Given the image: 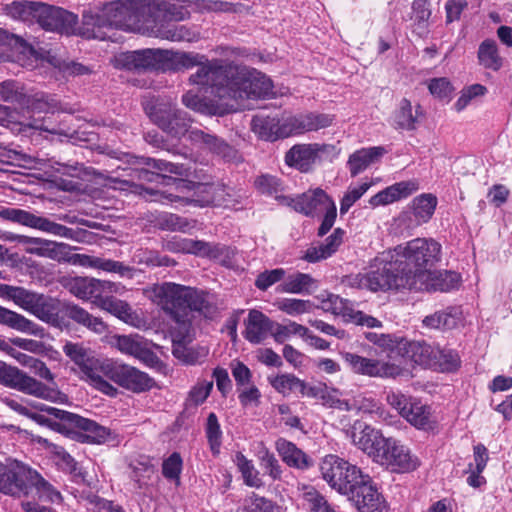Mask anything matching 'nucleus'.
Wrapping results in <instances>:
<instances>
[{
    "label": "nucleus",
    "instance_id": "obj_1",
    "mask_svg": "<svg viewBox=\"0 0 512 512\" xmlns=\"http://www.w3.org/2000/svg\"><path fill=\"white\" fill-rule=\"evenodd\" d=\"M112 64L117 69L136 73H176L197 67L188 81L209 88L215 104L208 106L192 91L182 96V103L201 113H228L238 110L246 99L274 95L271 79L260 71L223 59H208L197 52L146 48L118 53Z\"/></svg>",
    "mask_w": 512,
    "mask_h": 512
},
{
    "label": "nucleus",
    "instance_id": "obj_2",
    "mask_svg": "<svg viewBox=\"0 0 512 512\" xmlns=\"http://www.w3.org/2000/svg\"><path fill=\"white\" fill-rule=\"evenodd\" d=\"M145 296L160 307L177 325L178 336L188 335L192 311L211 318L216 308L204 292L173 282L156 283L144 290Z\"/></svg>",
    "mask_w": 512,
    "mask_h": 512
},
{
    "label": "nucleus",
    "instance_id": "obj_3",
    "mask_svg": "<svg viewBox=\"0 0 512 512\" xmlns=\"http://www.w3.org/2000/svg\"><path fill=\"white\" fill-rule=\"evenodd\" d=\"M30 370L35 376L47 383L41 382L17 367L7 365L3 361H0V383L46 401L57 404L68 403V396L59 389L55 382V375L45 362L36 359Z\"/></svg>",
    "mask_w": 512,
    "mask_h": 512
},
{
    "label": "nucleus",
    "instance_id": "obj_4",
    "mask_svg": "<svg viewBox=\"0 0 512 512\" xmlns=\"http://www.w3.org/2000/svg\"><path fill=\"white\" fill-rule=\"evenodd\" d=\"M408 279L393 252L388 250L372 260L368 271L347 275L343 278L342 283L350 288L385 292L399 289L411 290V282Z\"/></svg>",
    "mask_w": 512,
    "mask_h": 512
},
{
    "label": "nucleus",
    "instance_id": "obj_5",
    "mask_svg": "<svg viewBox=\"0 0 512 512\" xmlns=\"http://www.w3.org/2000/svg\"><path fill=\"white\" fill-rule=\"evenodd\" d=\"M411 287L427 280L429 270L440 261L441 245L432 238H415L391 249Z\"/></svg>",
    "mask_w": 512,
    "mask_h": 512
},
{
    "label": "nucleus",
    "instance_id": "obj_6",
    "mask_svg": "<svg viewBox=\"0 0 512 512\" xmlns=\"http://www.w3.org/2000/svg\"><path fill=\"white\" fill-rule=\"evenodd\" d=\"M185 178L186 177H180L179 179H175L174 185L180 192H184V190H194V196L192 198L173 194L166 195L127 180L120 181V184L128 186L134 193L139 194L147 201H162L163 199H167L169 202H181L184 205L193 204L200 207L221 205L226 201L227 193L222 184L195 183L187 181Z\"/></svg>",
    "mask_w": 512,
    "mask_h": 512
},
{
    "label": "nucleus",
    "instance_id": "obj_7",
    "mask_svg": "<svg viewBox=\"0 0 512 512\" xmlns=\"http://www.w3.org/2000/svg\"><path fill=\"white\" fill-rule=\"evenodd\" d=\"M10 14L22 21H35L46 31L66 35L77 32V15L60 7L32 1L14 2Z\"/></svg>",
    "mask_w": 512,
    "mask_h": 512
},
{
    "label": "nucleus",
    "instance_id": "obj_8",
    "mask_svg": "<svg viewBox=\"0 0 512 512\" xmlns=\"http://www.w3.org/2000/svg\"><path fill=\"white\" fill-rule=\"evenodd\" d=\"M34 487L39 499L60 503L61 493L47 482L37 471L17 460L6 463V470L0 480V492L10 495L28 494Z\"/></svg>",
    "mask_w": 512,
    "mask_h": 512
},
{
    "label": "nucleus",
    "instance_id": "obj_9",
    "mask_svg": "<svg viewBox=\"0 0 512 512\" xmlns=\"http://www.w3.org/2000/svg\"><path fill=\"white\" fill-rule=\"evenodd\" d=\"M63 352L77 366L82 379L106 395L117 394V388L103 378L110 359H100L83 343L71 341L65 342Z\"/></svg>",
    "mask_w": 512,
    "mask_h": 512
},
{
    "label": "nucleus",
    "instance_id": "obj_10",
    "mask_svg": "<svg viewBox=\"0 0 512 512\" xmlns=\"http://www.w3.org/2000/svg\"><path fill=\"white\" fill-rule=\"evenodd\" d=\"M146 7V0H118L102 9L110 31L121 29L146 35L150 24Z\"/></svg>",
    "mask_w": 512,
    "mask_h": 512
},
{
    "label": "nucleus",
    "instance_id": "obj_11",
    "mask_svg": "<svg viewBox=\"0 0 512 512\" xmlns=\"http://www.w3.org/2000/svg\"><path fill=\"white\" fill-rule=\"evenodd\" d=\"M320 472L329 486L343 495H350L360 484L370 481V476L354 464L336 455L325 456Z\"/></svg>",
    "mask_w": 512,
    "mask_h": 512
},
{
    "label": "nucleus",
    "instance_id": "obj_12",
    "mask_svg": "<svg viewBox=\"0 0 512 512\" xmlns=\"http://www.w3.org/2000/svg\"><path fill=\"white\" fill-rule=\"evenodd\" d=\"M0 218L18 223L29 228L37 229L42 232L59 236L75 241H82L86 234L85 230L71 229L62 224L51 221L42 216L35 215L29 211L19 208H2L0 209Z\"/></svg>",
    "mask_w": 512,
    "mask_h": 512
},
{
    "label": "nucleus",
    "instance_id": "obj_13",
    "mask_svg": "<svg viewBox=\"0 0 512 512\" xmlns=\"http://www.w3.org/2000/svg\"><path fill=\"white\" fill-rule=\"evenodd\" d=\"M338 155L336 147L326 143H301L293 145L285 154V163L301 172H309L314 165L332 160Z\"/></svg>",
    "mask_w": 512,
    "mask_h": 512
},
{
    "label": "nucleus",
    "instance_id": "obj_14",
    "mask_svg": "<svg viewBox=\"0 0 512 512\" xmlns=\"http://www.w3.org/2000/svg\"><path fill=\"white\" fill-rule=\"evenodd\" d=\"M386 401L417 429L428 430L433 428L435 422L432 419L431 408L423 404L421 400L399 391H390L387 393Z\"/></svg>",
    "mask_w": 512,
    "mask_h": 512
},
{
    "label": "nucleus",
    "instance_id": "obj_15",
    "mask_svg": "<svg viewBox=\"0 0 512 512\" xmlns=\"http://www.w3.org/2000/svg\"><path fill=\"white\" fill-rule=\"evenodd\" d=\"M105 368L104 379H109L122 388L135 393L150 390L155 384L154 380L147 373L112 359L109 360Z\"/></svg>",
    "mask_w": 512,
    "mask_h": 512
},
{
    "label": "nucleus",
    "instance_id": "obj_16",
    "mask_svg": "<svg viewBox=\"0 0 512 512\" xmlns=\"http://www.w3.org/2000/svg\"><path fill=\"white\" fill-rule=\"evenodd\" d=\"M48 414L58 419L60 422L57 425L67 432H73L76 429L83 431L86 439L91 443L101 444L109 438L110 431L93 420L55 407H51Z\"/></svg>",
    "mask_w": 512,
    "mask_h": 512
},
{
    "label": "nucleus",
    "instance_id": "obj_17",
    "mask_svg": "<svg viewBox=\"0 0 512 512\" xmlns=\"http://www.w3.org/2000/svg\"><path fill=\"white\" fill-rule=\"evenodd\" d=\"M376 463L385 466L392 472L407 473L416 470L420 465L419 458L399 441L388 438L376 455Z\"/></svg>",
    "mask_w": 512,
    "mask_h": 512
},
{
    "label": "nucleus",
    "instance_id": "obj_18",
    "mask_svg": "<svg viewBox=\"0 0 512 512\" xmlns=\"http://www.w3.org/2000/svg\"><path fill=\"white\" fill-rule=\"evenodd\" d=\"M149 116L158 127L173 136L184 135L190 126L187 113L178 109L170 100L156 103Z\"/></svg>",
    "mask_w": 512,
    "mask_h": 512
},
{
    "label": "nucleus",
    "instance_id": "obj_19",
    "mask_svg": "<svg viewBox=\"0 0 512 512\" xmlns=\"http://www.w3.org/2000/svg\"><path fill=\"white\" fill-rule=\"evenodd\" d=\"M317 300L322 310L334 315H341L346 321L370 328L382 326L381 321L362 311L356 310L351 302L338 295L323 292L317 296Z\"/></svg>",
    "mask_w": 512,
    "mask_h": 512
},
{
    "label": "nucleus",
    "instance_id": "obj_20",
    "mask_svg": "<svg viewBox=\"0 0 512 512\" xmlns=\"http://www.w3.org/2000/svg\"><path fill=\"white\" fill-rule=\"evenodd\" d=\"M140 163L157 170L158 173H154L145 168L137 170L136 178L139 181L157 182L159 179H162L166 184H174L175 179L191 176L190 167L182 163H173L163 159L149 157H142Z\"/></svg>",
    "mask_w": 512,
    "mask_h": 512
},
{
    "label": "nucleus",
    "instance_id": "obj_21",
    "mask_svg": "<svg viewBox=\"0 0 512 512\" xmlns=\"http://www.w3.org/2000/svg\"><path fill=\"white\" fill-rule=\"evenodd\" d=\"M282 205L292 207L296 212L313 217L334 206V201L321 188L308 190L296 197L277 196Z\"/></svg>",
    "mask_w": 512,
    "mask_h": 512
},
{
    "label": "nucleus",
    "instance_id": "obj_22",
    "mask_svg": "<svg viewBox=\"0 0 512 512\" xmlns=\"http://www.w3.org/2000/svg\"><path fill=\"white\" fill-rule=\"evenodd\" d=\"M342 357L355 374L386 378L396 377L401 373V368L393 363L366 358L351 352L342 353Z\"/></svg>",
    "mask_w": 512,
    "mask_h": 512
},
{
    "label": "nucleus",
    "instance_id": "obj_23",
    "mask_svg": "<svg viewBox=\"0 0 512 512\" xmlns=\"http://www.w3.org/2000/svg\"><path fill=\"white\" fill-rule=\"evenodd\" d=\"M189 3L190 0H146L147 18L150 24L188 20L191 17Z\"/></svg>",
    "mask_w": 512,
    "mask_h": 512
},
{
    "label": "nucleus",
    "instance_id": "obj_24",
    "mask_svg": "<svg viewBox=\"0 0 512 512\" xmlns=\"http://www.w3.org/2000/svg\"><path fill=\"white\" fill-rule=\"evenodd\" d=\"M437 203V197L431 193H423L415 197L409 210L402 212L399 216L400 223L408 229L427 223L432 218Z\"/></svg>",
    "mask_w": 512,
    "mask_h": 512
},
{
    "label": "nucleus",
    "instance_id": "obj_25",
    "mask_svg": "<svg viewBox=\"0 0 512 512\" xmlns=\"http://www.w3.org/2000/svg\"><path fill=\"white\" fill-rule=\"evenodd\" d=\"M36 243L35 247H27L26 253L37 255L39 257L49 258L59 263H69L79 266L82 254H73L71 251L76 249L63 242H55L47 239L29 240Z\"/></svg>",
    "mask_w": 512,
    "mask_h": 512
},
{
    "label": "nucleus",
    "instance_id": "obj_26",
    "mask_svg": "<svg viewBox=\"0 0 512 512\" xmlns=\"http://www.w3.org/2000/svg\"><path fill=\"white\" fill-rule=\"evenodd\" d=\"M146 36L167 40L170 42H197L201 36L194 26L174 25L166 23L149 24Z\"/></svg>",
    "mask_w": 512,
    "mask_h": 512
},
{
    "label": "nucleus",
    "instance_id": "obj_27",
    "mask_svg": "<svg viewBox=\"0 0 512 512\" xmlns=\"http://www.w3.org/2000/svg\"><path fill=\"white\" fill-rule=\"evenodd\" d=\"M353 429L354 444L375 462L376 455L381 452L388 438H385L380 431L362 422H356Z\"/></svg>",
    "mask_w": 512,
    "mask_h": 512
},
{
    "label": "nucleus",
    "instance_id": "obj_28",
    "mask_svg": "<svg viewBox=\"0 0 512 512\" xmlns=\"http://www.w3.org/2000/svg\"><path fill=\"white\" fill-rule=\"evenodd\" d=\"M70 292L79 299H101L105 292H118V285L105 280L88 277H76L69 285Z\"/></svg>",
    "mask_w": 512,
    "mask_h": 512
},
{
    "label": "nucleus",
    "instance_id": "obj_29",
    "mask_svg": "<svg viewBox=\"0 0 512 512\" xmlns=\"http://www.w3.org/2000/svg\"><path fill=\"white\" fill-rule=\"evenodd\" d=\"M109 32L110 28L103 9L98 12L88 10L84 11L82 24L77 25V32L74 35H80L87 39L106 40L111 38Z\"/></svg>",
    "mask_w": 512,
    "mask_h": 512
},
{
    "label": "nucleus",
    "instance_id": "obj_30",
    "mask_svg": "<svg viewBox=\"0 0 512 512\" xmlns=\"http://www.w3.org/2000/svg\"><path fill=\"white\" fill-rule=\"evenodd\" d=\"M349 497L360 512H382L385 509L384 500L371 478L370 481L360 484Z\"/></svg>",
    "mask_w": 512,
    "mask_h": 512
},
{
    "label": "nucleus",
    "instance_id": "obj_31",
    "mask_svg": "<svg viewBox=\"0 0 512 512\" xmlns=\"http://www.w3.org/2000/svg\"><path fill=\"white\" fill-rule=\"evenodd\" d=\"M273 323L269 317L261 311L252 309L245 320L244 337L252 344L263 342L268 335L272 336Z\"/></svg>",
    "mask_w": 512,
    "mask_h": 512
},
{
    "label": "nucleus",
    "instance_id": "obj_32",
    "mask_svg": "<svg viewBox=\"0 0 512 512\" xmlns=\"http://www.w3.org/2000/svg\"><path fill=\"white\" fill-rule=\"evenodd\" d=\"M62 305L57 299L38 294L30 313L54 327L62 328L66 326L61 317Z\"/></svg>",
    "mask_w": 512,
    "mask_h": 512
},
{
    "label": "nucleus",
    "instance_id": "obj_33",
    "mask_svg": "<svg viewBox=\"0 0 512 512\" xmlns=\"http://www.w3.org/2000/svg\"><path fill=\"white\" fill-rule=\"evenodd\" d=\"M427 278V280H419L411 290L449 292L460 284V275L453 271L435 272L431 269Z\"/></svg>",
    "mask_w": 512,
    "mask_h": 512
},
{
    "label": "nucleus",
    "instance_id": "obj_34",
    "mask_svg": "<svg viewBox=\"0 0 512 512\" xmlns=\"http://www.w3.org/2000/svg\"><path fill=\"white\" fill-rule=\"evenodd\" d=\"M61 317H67L79 325H82L89 330L103 334L107 330V325L101 318L95 317L88 311L76 304L66 303L62 305Z\"/></svg>",
    "mask_w": 512,
    "mask_h": 512
},
{
    "label": "nucleus",
    "instance_id": "obj_35",
    "mask_svg": "<svg viewBox=\"0 0 512 512\" xmlns=\"http://www.w3.org/2000/svg\"><path fill=\"white\" fill-rule=\"evenodd\" d=\"M344 231L336 228L324 242L310 246L303 255V259L310 263H315L332 256L343 241Z\"/></svg>",
    "mask_w": 512,
    "mask_h": 512
},
{
    "label": "nucleus",
    "instance_id": "obj_36",
    "mask_svg": "<svg viewBox=\"0 0 512 512\" xmlns=\"http://www.w3.org/2000/svg\"><path fill=\"white\" fill-rule=\"evenodd\" d=\"M275 448L282 461L289 467L306 470L312 464L310 458L304 451L284 438H280L276 441Z\"/></svg>",
    "mask_w": 512,
    "mask_h": 512
},
{
    "label": "nucleus",
    "instance_id": "obj_37",
    "mask_svg": "<svg viewBox=\"0 0 512 512\" xmlns=\"http://www.w3.org/2000/svg\"><path fill=\"white\" fill-rule=\"evenodd\" d=\"M0 324L21 333L43 337L44 329L23 315L0 306Z\"/></svg>",
    "mask_w": 512,
    "mask_h": 512
},
{
    "label": "nucleus",
    "instance_id": "obj_38",
    "mask_svg": "<svg viewBox=\"0 0 512 512\" xmlns=\"http://www.w3.org/2000/svg\"><path fill=\"white\" fill-rule=\"evenodd\" d=\"M115 347L123 354L140 360H148L152 356L146 341L138 334L119 335L115 337Z\"/></svg>",
    "mask_w": 512,
    "mask_h": 512
},
{
    "label": "nucleus",
    "instance_id": "obj_39",
    "mask_svg": "<svg viewBox=\"0 0 512 512\" xmlns=\"http://www.w3.org/2000/svg\"><path fill=\"white\" fill-rule=\"evenodd\" d=\"M385 153L383 147L362 148L350 155L347 165L352 176L364 171L369 165L378 161Z\"/></svg>",
    "mask_w": 512,
    "mask_h": 512
},
{
    "label": "nucleus",
    "instance_id": "obj_40",
    "mask_svg": "<svg viewBox=\"0 0 512 512\" xmlns=\"http://www.w3.org/2000/svg\"><path fill=\"white\" fill-rule=\"evenodd\" d=\"M421 107L417 105L413 112L410 100L403 98L393 115V126L396 129L412 131L416 129L418 118L421 115Z\"/></svg>",
    "mask_w": 512,
    "mask_h": 512
},
{
    "label": "nucleus",
    "instance_id": "obj_41",
    "mask_svg": "<svg viewBox=\"0 0 512 512\" xmlns=\"http://www.w3.org/2000/svg\"><path fill=\"white\" fill-rule=\"evenodd\" d=\"M173 334V347L172 354L174 357L179 359L184 364L194 365L199 362L203 358L206 357L208 351L205 348L199 347H188L182 343V340L187 336L179 337L178 336V328H174Z\"/></svg>",
    "mask_w": 512,
    "mask_h": 512
},
{
    "label": "nucleus",
    "instance_id": "obj_42",
    "mask_svg": "<svg viewBox=\"0 0 512 512\" xmlns=\"http://www.w3.org/2000/svg\"><path fill=\"white\" fill-rule=\"evenodd\" d=\"M317 287V281L309 274L296 273L288 276L278 287L283 293L310 294Z\"/></svg>",
    "mask_w": 512,
    "mask_h": 512
},
{
    "label": "nucleus",
    "instance_id": "obj_43",
    "mask_svg": "<svg viewBox=\"0 0 512 512\" xmlns=\"http://www.w3.org/2000/svg\"><path fill=\"white\" fill-rule=\"evenodd\" d=\"M477 58L479 64L485 69L498 71L503 66V58L499 54L495 40L486 39L480 43Z\"/></svg>",
    "mask_w": 512,
    "mask_h": 512
},
{
    "label": "nucleus",
    "instance_id": "obj_44",
    "mask_svg": "<svg viewBox=\"0 0 512 512\" xmlns=\"http://www.w3.org/2000/svg\"><path fill=\"white\" fill-rule=\"evenodd\" d=\"M50 451L53 454L56 465L64 472L69 473L76 483L85 481V474L78 467L74 458L67 453L63 447L56 444L50 446Z\"/></svg>",
    "mask_w": 512,
    "mask_h": 512
},
{
    "label": "nucleus",
    "instance_id": "obj_45",
    "mask_svg": "<svg viewBox=\"0 0 512 512\" xmlns=\"http://www.w3.org/2000/svg\"><path fill=\"white\" fill-rule=\"evenodd\" d=\"M99 306L125 323L136 325L138 316L127 302L113 297H105L100 299Z\"/></svg>",
    "mask_w": 512,
    "mask_h": 512
},
{
    "label": "nucleus",
    "instance_id": "obj_46",
    "mask_svg": "<svg viewBox=\"0 0 512 512\" xmlns=\"http://www.w3.org/2000/svg\"><path fill=\"white\" fill-rule=\"evenodd\" d=\"M186 133H188L191 141L206 145L209 149L213 150L215 153L221 155L224 158L230 159L235 154V151L231 146L216 138L215 136L206 134L198 129H188Z\"/></svg>",
    "mask_w": 512,
    "mask_h": 512
},
{
    "label": "nucleus",
    "instance_id": "obj_47",
    "mask_svg": "<svg viewBox=\"0 0 512 512\" xmlns=\"http://www.w3.org/2000/svg\"><path fill=\"white\" fill-rule=\"evenodd\" d=\"M406 349L414 363L428 368L435 367V357L438 348H434L425 342H407Z\"/></svg>",
    "mask_w": 512,
    "mask_h": 512
},
{
    "label": "nucleus",
    "instance_id": "obj_48",
    "mask_svg": "<svg viewBox=\"0 0 512 512\" xmlns=\"http://www.w3.org/2000/svg\"><path fill=\"white\" fill-rule=\"evenodd\" d=\"M22 107L39 113H54L55 111L62 110L60 103L54 96L43 92L26 95V100L23 102Z\"/></svg>",
    "mask_w": 512,
    "mask_h": 512
},
{
    "label": "nucleus",
    "instance_id": "obj_49",
    "mask_svg": "<svg viewBox=\"0 0 512 512\" xmlns=\"http://www.w3.org/2000/svg\"><path fill=\"white\" fill-rule=\"evenodd\" d=\"M79 266L100 269L110 273H117L121 276H124L131 271V269L122 262L86 254L81 255Z\"/></svg>",
    "mask_w": 512,
    "mask_h": 512
},
{
    "label": "nucleus",
    "instance_id": "obj_50",
    "mask_svg": "<svg viewBox=\"0 0 512 512\" xmlns=\"http://www.w3.org/2000/svg\"><path fill=\"white\" fill-rule=\"evenodd\" d=\"M457 317L453 309L435 311L422 320V327L428 330L452 329L457 325Z\"/></svg>",
    "mask_w": 512,
    "mask_h": 512
},
{
    "label": "nucleus",
    "instance_id": "obj_51",
    "mask_svg": "<svg viewBox=\"0 0 512 512\" xmlns=\"http://www.w3.org/2000/svg\"><path fill=\"white\" fill-rule=\"evenodd\" d=\"M156 226L161 230L187 233L194 228L195 222L173 213H161L156 217Z\"/></svg>",
    "mask_w": 512,
    "mask_h": 512
},
{
    "label": "nucleus",
    "instance_id": "obj_52",
    "mask_svg": "<svg viewBox=\"0 0 512 512\" xmlns=\"http://www.w3.org/2000/svg\"><path fill=\"white\" fill-rule=\"evenodd\" d=\"M282 120L275 117H254L252 120V129L262 138L274 141L281 138Z\"/></svg>",
    "mask_w": 512,
    "mask_h": 512
},
{
    "label": "nucleus",
    "instance_id": "obj_53",
    "mask_svg": "<svg viewBox=\"0 0 512 512\" xmlns=\"http://www.w3.org/2000/svg\"><path fill=\"white\" fill-rule=\"evenodd\" d=\"M233 461L241 472L243 481L247 486L260 488L264 485L259 471L255 468L253 462L247 459L241 452L235 454Z\"/></svg>",
    "mask_w": 512,
    "mask_h": 512
},
{
    "label": "nucleus",
    "instance_id": "obj_54",
    "mask_svg": "<svg viewBox=\"0 0 512 512\" xmlns=\"http://www.w3.org/2000/svg\"><path fill=\"white\" fill-rule=\"evenodd\" d=\"M239 512H285L276 502L266 497L252 493L243 503Z\"/></svg>",
    "mask_w": 512,
    "mask_h": 512
},
{
    "label": "nucleus",
    "instance_id": "obj_55",
    "mask_svg": "<svg viewBox=\"0 0 512 512\" xmlns=\"http://www.w3.org/2000/svg\"><path fill=\"white\" fill-rule=\"evenodd\" d=\"M272 330V337L277 343H283L288 340L292 335L303 337L308 335V328L293 321L287 324H280L274 321Z\"/></svg>",
    "mask_w": 512,
    "mask_h": 512
},
{
    "label": "nucleus",
    "instance_id": "obj_56",
    "mask_svg": "<svg viewBox=\"0 0 512 512\" xmlns=\"http://www.w3.org/2000/svg\"><path fill=\"white\" fill-rule=\"evenodd\" d=\"M302 498L309 512H335L325 498L312 486L303 485Z\"/></svg>",
    "mask_w": 512,
    "mask_h": 512
},
{
    "label": "nucleus",
    "instance_id": "obj_57",
    "mask_svg": "<svg viewBox=\"0 0 512 512\" xmlns=\"http://www.w3.org/2000/svg\"><path fill=\"white\" fill-rule=\"evenodd\" d=\"M0 99L22 107L26 100V93L20 83L14 80H6L0 83Z\"/></svg>",
    "mask_w": 512,
    "mask_h": 512
},
{
    "label": "nucleus",
    "instance_id": "obj_58",
    "mask_svg": "<svg viewBox=\"0 0 512 512\" xmlns=\"http://www.w3.org/2000/svg\"><path fill=\"white\" fill-rule=\"evenodd\" d=\"M171 245H173L172 249L178 252L191 253L197 256L208 257L211 244L201 240L182 238L175 240L171 243Z\"/></svg>",
    "mask_w": 512,
    "mask_h": 512
},
{
    "label": "nucleus",
    "instance_id": "obj_59",
    "mask_svg": "<svg viewBox=\"0 0 512 512\" xmlns=\"http://www.w3.org/2000/svg\"><path fill=\"white\" fill-rule=\"evenodd\" d=\"M275 305L280 311L290 316H299L309 313L313 308V305L309 300L295 298L280 299L275 303Z\"/></svg>",
    "mask_w": 512,
    "mask_h": 512
},
{
    "label": "nucleus",
    "instance_id": "obj_60",
    "mask_svg": "<svg viewBox=\"0 0 512 512\" xmlns=\"http://www.w3.org/2000/svg\"><path fill=\"white\" fill-rule=\"evenodd\" d=\"M300 116L303 133L329 127L334 118L329 114L308 113Z\"/></svg>",
    "mask_w": 512,
    "mask_h": 512
},
{
    "label": "nucleus",
    "instance_id": "obj_61",
    "mask_svg": "<svg viewBox=\"0 0 512 512\" xmlns=\"http://www.w3.org/2000/svg\"><path fill=\"white\" fill-rule=\"evenodd\" d=\"M300 380L294 374H280L275 377H268L270 385L280 394L286 396L298 390Z\"/></svg>",
    "mask_w": 512,
    "mask_h": 512
},
{
    "label": "nucleus",
    "instance_id": "obj_62",
    "mask_svg": "<svg viewBox=\"0 0 512 512\" xmlns=\"http://www.w3.org/2000/svg\"><path fill=\"white\" fill-rule=\"evenodd\" d=\"M351 411L363 414H376L381 415L383 409L378 402L374 399L364 396L363 394H356L350 397Z\"/></svg>",
    "mask_w": 512,
    "mask_h": 512
},
{
    "label": "nucleus",
    "instance_id": "obj_63",
    "mask_svg": "<svg viewBox=\"0 0 512 512\" xmlns=\"http://www.w3.org/2000/svg\"><path fill=\"white\" fill-rule=\"evenodd\" d=\"M206 436L213 454L219 453L222 431L215 413H210L206 423Z\"/></svg>",
    "mask_w": 512,
    "mask_h": 512
},
{
    "label": "nucleus",
    "instance_id": "obj_64",
    "mask_svg": "<svg viewBox=\"0 0 512 512\" xmlns=\"http://www.w3.org/2000/svg\"><path fill=\"white\" fill-rule=\"evenodd\" d=\"M131 478L142 487L154 474V466L149 461H136L130 464Z\"/></svg>",
    "mask_w": 512,
    "mask_h": 512
}]
</instances>
